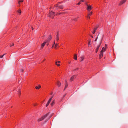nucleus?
<instances>
[{"label": "nucleus", "instance_id": "f257e3e1", "mask_svg": "<svg viewBox=\"0 0 128 128\" xmlns=\"http://www.w3.org/2000/svg\"><path fill=\"white\" fill-rule=\"evenodd\" d=\"M51 39L52 37L51 36H50L47 40H46L42 44V46L43 47L46 44L47 46H48L49 42L51 40Z\"/></svg>", "mask_w": 128, "mask_h": 128}, {"label": "nucleus", "instance_id": "f03ea898", "mask_svg": "<svg viewBox=\"0 0 128 128\" xmlns=\"http://www.w3.org/2000/svg\"><path fill=\"white\" fill-rule=\"evenodd\" d=\"M54 12L52 11L51 12H50L48 14L49 16L51 18H53L54 16Z\"/></svg>", "mask_w": 128, "mask_h": 128}, {"label": "nucleus", "instance_id": "7ed1b4c3", "mask_svg": "<svg viewBox=\"0 0 128 128\" xmlns=\"http://www.w3.org/2000/svg\"><path fill=\"white\" fill-rule=\"evenodd\" d=\"M48 115V113L45 115L43 116L42 118H39L38 120V122L42 120H43Z\"/></svg>", "mask_w": 128, "mask_h": 128}, {"label": "nucleus", "instance_id": "20e7f679", "mask_svg": "<svg viewBox=\"0 0 128 128\" xmlns=\"http://www.w3.org/2000/svg\"><path fill=\"white\" fill-rule=\"evenodd\" d=\"M87 6V10L88 12L90 11L92 8V6H89L87 4H86Z\"/></svg>", "mask_w": 128, "mask_h": 128}, {"label": "nucleus", "instance_id": "39448f33", "mask_svg": "<svg viewBox=\"0 0 128 128\" xmlns=\"http://www.w3.org/2000/svg\"><path fill=\"white\" fill-rule=\"evenodd\" d=\"M52 98H53V96H52L49 99V100L48 101V102L47 104H46V107L48 106V105L49 104L51 100H52Z\"/></svg>", "mask_w": 128, "mask_h": 128}, {"label": "nucleus", "instance_id": "423d86ee", "mask_svg": "<svg viewBox=\"0 0 128 128\" xmlns=\"http://www.w3.org/2000/svg\"><path fill=\"white\" fill-rule=\"evenodd\" d=\"M127 0H123L121 1L119 4V5L120 6L124 3Z\"/></svg>", "mask_w": 128, "mask_h": 128}, {"label": "nucleus", "instance_id": "0eeeda50", "mask_svg": "<svg viewBox=\"0 0 128 128\" xmlns=\"http://www.w3.org/2000/svg\"><path fill=\"white\" fill-rule=\"evenodd\" d=\"M92 14V12H90V11H89L88 14V16H87V18H90V16Z\"/></svg>", "mask_w": 128, "mask_h": 128}, {"label": "nucleus", "instance_id": "6e6552de", "mask_svg": "<svg viewBox=\"0 0 128 128\" xmlns=\"http://www.w3.org/2000/svg\"><path fill=\"white\" fill-rule=\"evenodd\" d=\"M76 77V76L75 75H74L73 76L70 78V81H72Z\"/></svg>", "mask_w": 128, "mask_h": 128}, {"label": "nucleus", "instance_id": "1a4fd4ad", "mask_svg": "<svg viewBox=\"0 0 128 128\" xmlns=\"http://www.w3.org/2000/svg\"><path fill=\"white\" fill-rule=\"evenodd\" d=\"M56 6L57 8L61 9H62L63 8V6L62 5H60V6L58 5Z\"/></svg>", "mask_w": 128, "mask_h": 128}, {"label": "nucleus", "instance_id": "9d476101", "mask_svg": "<svg viewBox=\"0 0 128 128\" xmlns=\"http://www.w3.org/2000/svg\"><path fill=\"white\" fill-rule=\"evenodd\" d=\"M103 52H100V54L99 55V56H100L99 57L100 58H101L103 56Z\"/></svg>", "mask_w": 128, "mask_h": 128}, {"label": "nucleus", "instance_id": "9b49d317", "mask_svg": "<svg viewBox=\"0 0 128 128\" xmlns=\"http://www.w3.org/2000/svg\"><path fill=\"white\" fill-rule=\"evenodd\" d=\"M84 59V56H82L80 58V62H82V61Z\"/></svg>", "mask_w": 128, "mask_h": 128}, {"label": "nucleus", "instance_id": "f8f14e48", "mask_svg": "<svg viewBox=\"0 0 128 128\" xmlns=\"http://www.w3.org/2000/svg\"><path fill=\"white\" fill-rule=\"evenodd\" d=\"M60 63V61H57L56 62V64L57 66H60V64H59Z\"/></svg>", "mask_w": 128, "mask_h": 128}, {"label": "nucleus", "instance_id": "ddd939ff", "mask_svg": "<svg viewBox=\"0 0 128 128\" xmlns=\"http://www.w3.org/2000/svg\"><path fill=\"white\" fill-rule=\"evenodd\" d=\"M65 82H66V85H65V88H64V90H65V89L68 87V84H67V82L66 81Z\"/></svg>", "mask_w": 128, "mask_h": 128}, {"label": "nucleus", "instance_id": "4468645a", "mask_svg": "<svg viewBox=\"0 0 128 128\" xmlns=\"http://www.w3.org/2000/svg\"><path fill=\"white\" fill-rule=\"evenodd\" d=\"M57 84L58 87H60V85L61 83H60V82H59V81H58L57 82Z\"/></svg>", "mask_w": 128, "mask_h": 128}, {"label": "nucleus", "instance_id": "2eb2a0df", "mask_svg": "<svg viewBox=\"0 0 128 128\" xmlns=\"http://www.w3.org/2000/svg\"><path fill=\"white\" fill-rule=\"evenodd\" d=\"M77 56L76 54H75L74 55V59L75 60H77Z\"/></svg>", "mask_w": 128, "mask_h": 128}, {"label": "nucleus", "instance_id": "dca6fc26", "mask_svg": "<svg viewBox=\"0 0 128 128\" xmlns=\"http://www.w3.org/2000/svg\"><path fill=\"white\" fill-rule=\"evenodd\" d=\"M55 103L54 100H53L52 102V103L51 104V105L52 106L53 105H54Z\"/></svg>", "mask_w": 128, "mask_h": 128}, {"label": "nucleus", "instance_id": "f3484780", "mask_svg": "<svg viewBox=\"0 0 128 128\" xmlns=\"http://www.w3.org/2000/svg\"><path fill=\"white\" fill-rule=\"evenodd\" d=\"M106 50V49L105 48H104L103 47L102 49L101 52H104Z\"/></svg>", "mask_w": 128, "mask_h": 128}, {"label": "nucleus", "instance_id": "a211bd4d", "mask_svg": "<svg viewBox=\"0 0 128 128\" xmlns=\"http://www.w3.org/2000/svg\"><path fill=\"white\" fill-rule=\"evenodd\" d=\"M100 45H98V46H97V48H96V52H97V51L98 50V49L100 47Z\"/></svg>", "mask_w": 128, "mask_h": 128}, {"label": "nucleus", "instance_id": "6ab92c4d", "mask_svg": "<svg viewBox=\"0 0 128 128\" xmlns=\"http://www.w3.org/2000/svg\"><path fill=\"white\" fill-rule=\"evenodd\" d=\"M40 87V86H39V87H38L37 86H36V89H38Z\"/></svg>", "mask_w": 128, "mask_h": 128}, {"label": "nucleus", "instance_id": "aec40b11", "mask_svg": "<svg viewBox=\"0 0 128 128\" xmlns=\"http://www.w3.org/2000/svg\"><path fill=\"white\" fill-rule=\"evenodd\" d=\"M59 39V38L58 37V34H57L56 35V40H58Z\"/></svg>", "mask_w": 128, "mask_h": 128}, {"label": "nucleus", "instance_id": "412c9836", "mask_svg": "<svg viewBox=\"0 0 128 128\" xmlns=\"http://www.w3.org/2000/svg\"><path fill=\"white\" fill-rule=\"evenodd\" d=\"M23 1V0H19V2H18V3L19 4H20V2H22Z\"/></svg>", "mask_w": 128, "mask_h": 128}, {"label": "nucleus", "instance_id": "4be33fe9", "mask_svg": "<svg viewBox=\"0 0 128 128\" xmlns=\"http://www.w3.org/2000/svg\"><path fill=\"white\" fill-rule=\"evenodd\" d=\"M107 48V45L106 44H105V48H105V49H106Z\"/></svg>", "mask_w": 128, "mask_h": 128}, {"label": "nucleus", "instance_id": "5701e85b", "mask_svg": "<svg viewBox=\"0 0 128 128\" xmlns=\"http://www.w3.org/2000/svg\"><path fill=\"white\" fill-rule=\"evenodd\" d=\"M97 28H98L97 27H96V28H94V30L96 31V30H97Z\"/></svg>", "mask_w": 128, "mask_h": 128}, {"label": "nucleus", "instance_id": "b1692460", "mask_svg": "<svg viewBox=\"0 0 128 128\" xmlns=\"http://www.w3.org/2000/svg\"><path fill=\"white\" fill-rule=\"evenodd\" d=\"M18 13L19 14H20L21 13V11L20 10H18Z\"/></svg>", "mask_w": 128, "mask_h": 128}, {"label": "nucleus", "instance_id": "393cba45", "mask_svg": "<svg viewBox=\"0 0 128 128\" xmlns=\"http://www.w3.org/2000/svg\"><path fill=\"white\" fill-rule=\"evenodd\" d=\"M4 54H3V55H2V56H0V58H2L3 57V56H4Z\"/></svg>", "mask_w": 128, "mask_h": 128}, {"label": "nucleus", "instance_id": "a878e982", "mask_svg": "<svg viewBox=\"0 0 128 128\" xmlns=\"http://www.w3.org/2000/svg\"><path fill=\"white\" fill-rule=\"evenodd\" d=\"M77 18H74L73 20L74 21H76L77 20Z\"/></svg>", "mask_w": 128, "mask_h": 128}, {"label": "nucleus", "instance_id": "bb28decb", "mask_svg": "<svg viewBox=\"0 0 128 128\" xmlns=\"http://www.w3.org/2000/svg\"><path fill=\"white\" fill-rule=\"evenodd\" d=\"M58 46V44L57 43H56L55 44V46L56 47H57Z\"/></svg>", "mask_w": 128, "mask_h": 128}, {"label": "nucleus", "instance_id": "cd10ccee", "mask_svg": "<svg viewBox=\"0 0 128 128\" xmlns=\"http://www.w3.org/2000/svg\"><path fill=\"white\" fill-rule=\"evenodd\" d=\"M18 93L19 94H20V90H18Z\"/></svg>", "mask_w": 128, "mask_h": 128}, {"label": "nucleus", "instance_id": "c85d7f7f", "mask_svg": "<svg viewBox=\"0 0 128 128\" xmlns=\"http://www.w3.org/2000/svg\"><path fill=\"white\" fill-rule=\"evenodd\" d=\"M84 2V0H81L80 1V2Z\"/></svg>", "mask_w": 128, "mask_h": 128}, {"label": "nucleus", "instance_id": "c756f323", "mask_svg": "<svg viewBox=\"0 0 128 128\" xmlns=\"http://www.w3.org/2000/svg\"><path fill=\"white\" fill-rule=\"evenodd\" d=\"M95 31L93 30V32H92V33H93V34H94L95 33Z\"/></svg>", "mask_w": 128, "mask_h": 128}, {"label": "nucleus", "instance_id": "7c9ffc66", "mask_svg": "<svg viewBox=\"0 0 128 128\" xmlns=\"http://www.w3.org/2000/svg\"><path fill=\"white\" fill-rule=\"evenodd\" d=\"M80 4V2H79L78 4H77V5H79Z\"/></svg>", "mask_w": 128, "mask_h": 128}, {"label": "nucleus", "instance_id": "2f4dec72", "mask_svg": "<svg viewBox=\"0 0 128 128\" xmlns=\"http://www.w3.org/2000/svg\"><path fill=\"white\" fill-rule=\"evenodd\" d=\"M14 44H12V45H11H11H10V47H11V46H14Z\"/></svg>", "mask_w": 128, "mask_h": 128}, {"label": "nucleus", "instance_id": "473e14b6", "mask_svg": "<svg viewBox=\"0 0 128 128\" xmlns=\"http://www.w3.org/2000/svg\"><path fill=\"white\" fill-rule=\"evenodd\" d=\"M20 70L21 72H23L24 71V70L22 69H21Z\"/></svg>", "mask_w": 128, "mask_h": 128}, {"label": "nucleus", "instance_id": "72a5a7b5", "mask_svg": "<svg viewBox=\"0 0 128 128\" xmlns=\"http://www.w3.org/2000/svg\"><path fill=\"white\" fill-rule=\"evenodd\" d=\"M54 44H55V42H54Z\"/></svg>", "mask_w": 128, "mask_h": 128}]
</instances>
